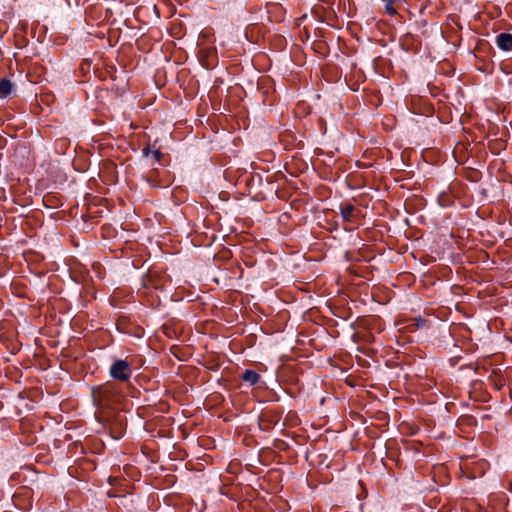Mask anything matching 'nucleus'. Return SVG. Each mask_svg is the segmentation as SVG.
I'll return each mask as SVG.
<instances>
[{"mask_svg":"<svg viewBox=\"0 0 512 512\" xmlns=\"http://www.w3.org/2000/svg\"><path fill=\"white\" fill-rule=\"evenodd\" d=\"M143 154L145 156H149L151 154L156 161H160V159L162 157V153L159 150L151 151L149 148H144L143 149Z\"/></svg>","mask_w":512,"mask_h":512,"instance_id":"7","label":"nucleus"},{"mask_svg":"<svg viewBox=\"0 0 512 512\" xmlns=\"http://www.w3.org/2000/svg\"><path fill=\"white\" fill-rule=\"evenodd\" d=\"M93 403L99 408H107L121 399V394L114 383L107 382L92 390Z\"/></svg>","mask_w":512,"mask_h":512,"instance_id":"1","label":"nucleus"},{"mask_svg":"<svg viewBox=\"0 0 512 512\" xmlns=\"http://www.w3.org/2000/svg\"><path fill=\"white\" fill-rule=\"evenodd\" d=\"M259 374L252 370H246L242 375V380L250 383V385H255L259 381Z\"/></svg>","mask_w":512,"mask_h":512,"instance_id":"5","label":"nucleus"},{"mask_svg":"<svg viewBox=\"0 0 512 512\" xmlns=\"http://www.w3.org/2000/svg\"><path fill=\"white\" fill-rule=\"evenodd\" d=\"M355 213V207L351 204L345 205L341 208V215L344 220L352 221Z\"/></svg>","mask_w":512,"mask_h":512,"instance_id":"6","label":"nucleus"},{"mask_svg":"<svg viewBox=\"0 0 512 512\" xmlns=\"http://www.w3.org/2000/svg\"><path fill=\"white\" fill-rule=\"evenodd\" d=\"M13 90V84L8 79H2L0 81V97L5 98L8 97Z\"/></svg>","mask_w":512,"mask_h":512,"instance_id":"4","label":"nucleus"},{"mask_svg":"<svg viewBox=\"0 0 512 512\" xmlns=\"http://www.w3.org/2000/svg\"><path fill=\"white\" fill-rule=\"evenodd\" d=\"M387 9V12L390 14V15H393L396 13V10L392 7V5H387L386 7Z\"/></svg>","mask_w":512,"mask_h":512,"instance_id":"8","label":"nucleus"},{"mask_svg":"<svg viewBox=\"0 0 512 512\" xmlns=\"http://www.w3.org/2000/svg\"><path fill=\"white\" fill-rule=\"evenodd\" d=\"M496 44L503 51H511L512 50V34L500 33L496 37Z\"/></svg>","mask_w":512,"mask_h":512,"instance_id":"3","label":"nucleus"},{"mask_svg":"<svg viewBox=\"0 0 512 512\" xmlns=\"http://www.w3.org/2000/svg\"><path fill=\"white\" fill-rule=\"evenodd\" d=\"M109 374L117 381L127 382L131 378L132 368L126 360L118 359L111 365Z\"/></svg>","mask_w":512,"mask_h":512,"instance_id":"2","label":"nucleus"}]
</instances>
